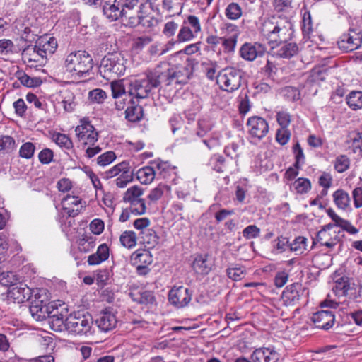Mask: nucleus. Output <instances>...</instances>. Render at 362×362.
<instances>
[{
	"label": "nucleus",
	"mask_w": 362,
	"mask_h": 362,
	"mask_svg": "<svg viewBox=\"0 0 362 362\" xmlns=\"http://www.w3.org/2000/svg\"><path fill=\"white\" fill-rule=\"evenodd\" d=\"M175 170V168L170 166L167 162L160 161V180L161 179L165 180V182H160V197L164 192L167 194H170V184L173 182L176 178Z\"/></svg>",
	"instance_id": "4468645a"
},
{
	"label": "nucleus",
	"mask_w": 362,
	"mask_h": 362,
	"mask_svg": "<svg viewBox=\"0 0 362 362\" xmlns=\"http://www.w3.org/2000/svg\"><path fill=\"white\" fill-rule=\"evenodd\" d=\"M313 24L310 11H306L303 15L301 30L304 38H310L311 34L313 32Z\"/></svg>",
	"instance_id": "e433bc0d"
},
{
	"label": "nucleus",
	"mask_w": 362,
	"mask_h": 362,
	"mask_svg": "<svg viewBox=\"0 0 362 362\" xmlns=\"http://www.w3.org/2000/svg\"><path fill=\"white\" fill-rule=\"evenodd\" d=\"M103 12L110 21H115L123 16L125 9L117 0H105L103 3Z\"/></svg>",
	"instance_id": "a211bd4d"
},
{
	"label": "nucleus",
	"mask_w": 362,
	"mask_h": 362,
	"mask_svg": "<svg viewBox=\"0 0 362 362\" xmlns=\"http://www.w3.org/2000/svg\"><path fill=\"white\" fill-rule=\"evenodd\" d=\"M158 85V75L155 72H149L146 78L132 80L129 84L128 92L130 95L136 98L148 97L153 88Z\"/></svg>",
	"instance_id": "0eeeda50"
},
{
	"label": "nucleus",
	"mask_w": 362,
	"mask_h": 362,
	"mask_svg": "<svg viewBox=\"0 0 362 362\" xmlns=\"http://www.w3.org/2000/svg\"><path fill=\"white\" fill-rule=\"evenodd\" d=\"M133 175L134 173L129 172V170L123 172V174H121L115 180L116 185L119 188L125 187L129 182L133 180Z\"/></svg>",
	"instance_id": "e2e57ef3"
},
{
	"label": "nucleus",
	"mask_w": 362,
	"mask_h": 362,
	"mask_svg": "<svg viewBox=\"0 0 362 362\" xmlns=\"http://www.w3.org/2000/svg\"><path fill=\"white\" fill-rule=\"evenodd\" d=\"M63 210L66 212L69 216H76L83 208L81 204V199L78 196L67 194L62 200Z\"/></svg>",
	"instance_id": "aec40b11"
},
{
	"label": "nucleus",
	"mask_w": 362,
	"mask_h": 362,
	"mask_svg": "<svg viewBox=\"0 0 362 362\" xmlns=\"http://www.w3.org/2000/svg\"><path fill=\"white\" fill-rule=\"evenodd\" d=\"M52 139L59 147L66 150H71L74 147L72 141L66 134L55 133L52 136Z\"/></svg>",
	"instance_id": "79ce46f5"
},
{
	"label": "nucleus",
	"mask_w": 362,
	"mask_h": 362,
	"mask_svg": "<svg viewBox=\"0 0 362 362\" xmlns=\"http://www.w3.org/2000/svg\"><path fill=\"white\" fill-rule=\"evenodd\" d=\"M303 293V290L300 284H293L286 287L281 298L285 305H296L299 302Z\"/></svg>",
	"instance_id": "412c9836"
},
{
	"label": "nucleus",
	"mask_w": 362,
	"mask_h": 362,
	"mask_svg": "<svg viewBox=\"0 0 362 362\" xmlns=\"http://www.w3.org/2000/svg\"><path fill=\"white\" fill-rule=\"evenodd\" d=\"M15 45L11 40H0V54L8 55L14 52Z\"/></svg>",
	"instance_id": "bf43d9fd"
},
{
	"label": "nucleus",
	"mask_w": 362,
	"mask_h": 362,
	"mask_svg": "<svg viewBox=\"0 0 362 362\" xmlns=\"http://www.w3.org/2000/svg\"><path fill=\"white\" fill-rule=\"evenodd\" d=\"M243 74L240 69L226 67L218 73L217 83L223 90L233 93L241 86Z\"/></svg>",
	"instance_id": "6e6552de"
},
{
	"label": "nucleus",
	"mask_w": 362,
	"mask_h": 362,
	"mask_svg": "<svg viewBox=\"0 0 362 362\" xmlns=\"http://www.w3.org/2000/svg\"><path fill=\"white\" fill-rule=\"evenodd\" d=\"M293 187L298 194H305L311 189V183L309 179L299 177L293 182Z\"/></svg>",
	"instance_id": "de8ad7c7"
},
{
	"label": "nucleus",
	"mask_w": 362,
	"mask_h": 362,
	"mask_svg": "<svg viewBox=\"0 0 362 362\" xmlns=\"http://www.w3.org/2000/svg\"><path fill=\"white\" fill-rule=\"evenodd\" d=\"M143 189L137 185L129 187L124 194L123 202L129 204L141 199Z\"/></svg>",
	"instance_id": "f704fd0d"
},
{
	"label": "nucleus",
	"mask_w": 362,
	"mask_h": 362,
	"mask_svg": "<svg viewBox=\"0 0 362 362\" xmlns=\"http://www.w3.org/2000/svg\"><path fill=\"white\" fill-rule=\"evenodd\" d=\"M35 146L32 142H26L23 144L19 150V156L21 158L30 159L31 158L35 153Z\"/></svg>",
	"instance_id": "4d7b16f0"
},
{
	"label": "nucleus",
	"mask_w": 362,
	"mask_h": 362,
	"mask_svg": "<svg viewBox=\"0 0 362 362\" xmlns=\"http://www.w3.org/2000/svg\"><path fill=\"white\" fill-rule=\"evenodd\" d=\"M283 45L279 47L274 54L280 58L290 59L298 53V46L295 42H283Z\"/></svg>",
	"instance_id": "cd10ccee"
},
{
	"label": "nucleus",
	"mask_w": 362,
	"mask_h": 362,
	"mask_svg": "<svg viewBox=\"0 0 362 362\" xmlns=\"http://www.w3.org/2000/svg\"><path fill=\"white\" fill-rule=\"evenodd\" d=\"M109 255V247L105 243H103L98 246L95 253L88 256L87 262L89 265H98L107 260Z\"/></svg>",
	"instance_id": "393cba45"
},
{
	"label": "nucleus",
	"mask_w": 362,
	"mask_h": 362,
	"mask_svg": "<svg viewBox=\"0 0 362 362\" xmlns=\"http://www.w3.org/2000/svg\"><path fill=\"white\" fill-rule=\"evenodd\" d=\"M192 291L183 286L172 288L168 293L169 302L177 308L187 306L191 301Z\"/></svg>",
	"instance_id": "ddd939ff"
},
{
	"label": "nucleus",
	"mask_w": 362,
	"mask_h": 362,
	"mask_svg": "<svg viewBox=\"0 0 362 362\" xmlns=\"http://www.w3.org/2000/svg\"><path fill=\"white\" fill-rule=\"evenodd\" d=\"M250 359L253 362H277L279 354L273 348H259L252 352Z\"/></svg>",
	"instance_id": "4be33fe9"
},
{
	"label": "nucleus",
	"mask_w": 362,
	"mask_h": 362,
	"mask_svg": "<svg viewBox=\"0 0 362 362\" xmlns=\"http://www.w3.org/2000/svg\"><path fill=\"white\" fill-rule=\"evenodd\" d=\"M334 204L338 208L346 209L350 203V197L349 194L343 189H337L333 194Z\"/></svg>",
	"instance_id": "473e14b6"
},
{
	"label": "nucleus",
	"mask_w": 362,
	"mask_h": 362,
	"mask_svg": "<svg viewBox=\"0 0 362 362\" xmlns=\"http://www.w3.org/2000/svg\"><path fill=\"white\" fill-rule=\"evenodd\" d=\"M160 83H164L166 86L171 85L173 83H180L179 74L177 71V67L174 65H170V63L166 62H162L160 63Z\"/></svg>",
	"instance_id": "dca6fc26"
},
{
	"label": "nucleus",
	"mask_w": 362,
	"mask_h": 362,
	"mask_svg": "<svg viewBox=\"0 0 362 362\" xmlns=\"http://www.w3.org/2000/svg\"><path fill=\"white\" fill-rule=\"evenodd\" d=\"M346 103L349 107L356 110L362 108V91L353 90L346 96Z\"/></svg>",
	"instance_id": "72a5a7b5"
},
{
	"label": "nucleus",
	"mask_w": 362,
	"mask_h": 362,
	"mask_svg": "<svg viewBox=\"0 0 362 362\" xmlns=\"http://www.w3.org/2000/svg\"><path fill=\"white\" fill-rule=\"evenodd\" d=\"M47 306L48 308V312L46 314V317L43 319L45 320L46 317H49L50 319L49 323L53 326H57L58 329L61 330L62 327L65 328V320L63 319L62 315L58 313H53L54 310H49V305L48 303V300L47 301Z\"/></svg>",
	"instance_id": "c03bdc74"
},
{
	"label": "nucleus",
	"mask_w": 362,
	"mask_h": 362,
	"mask_svg": "<svg viewBox=\"0 0 362 362\" xmlns=\"http://www.w3.org/2000/svg\"><path fill=\"white\" fill-rule=\"evenodd\" d=\"M307 239L303 236L296 237L292 243H289L288 248L291 252L302 254L306 249Z\"/></svg>",
	"instance_id": "49530a36"
},
{
	"label": "nucleus",
	"mask_w": 362,
	"mask_h": 362,
	"mask_svg": "<svg viewBox=\"0 0 362 362\" xmlns=\"http://www.w3.org/2000/svg\"><path fill=\"white\" fill-rule=\"evenodd\" d=\"M129 209L134 215H141L146 211V204L143 199H140L129 204Z\"/></svg>",
	"instance_id": "680f3d73"
},
{
	"label": "nucleus",
	"mask_w": 362,
	"mask_h": 362,
	"mask_svg": "<svg viewBox=\"0 0 362 362\" xmlns=\"http://www.w3.org/2000/svg\"><path fill=\"white\" fill-rule=\"evenodd\" d=\"M131 11L125 9L121 18L124 25L134 28L142 24L146 28H153L158 25V0H146L136 15Z\"/></svg>",
	"instance_id": "7ed1b4c3"
},
{
	"label": "nucleus",
	"mask_w": 362,
	"mask_h": 362,
	"mask_svg": "<svg viewBox=\"0 0 362 362\" xmlns=\"http://www.w3.org/2000/svg\"><path fill=\"white\" fill-rule=\"evenodd\" d=\"M75 132L83 148H85L86 145L93 146L98 140V132L93 125L85 119L81 120V124L76 127Z\"/></svg>",
	"instance_id": "1a4fd4ad"
},
{
	"label": "nucleus",
	"mask_w": 362,
	"mask_h": 362,
	"mask_svg": "<svg viewBox=\"0 0 362 362\" xmlns=\"http://www.w3.org/2000/svg\"><path fill=\"white\" fill-rule=\"evenodd\" d=\"M35 46L47 59L49 55H52L56 51L57 42L54 37L46 35L39 37L35 42Z\"/></svg>",
	"instance_id": "5701e85b"
},
{
	"label": "nucleus",
	"mask_w": 362,
	"mask_h": 362,
	"mask_svg": "<svg viewBox=\"0 0 362 362\" xmlns=\"http://www.w3.org/2000/svg\"><path fill=\"white\" fill-rule=\"evenodd\" d=\"M266 52L264 45L255 42H245L240 49V55L247 61H254L258 57H262Z\"/></svg>",
	"instance_id": "f3484780"
},
{
	"label": "nucleus",
	"mask_w": 362,
	"mask_h": 362,
	"mask_svg": "<svg viewBox=\"0 0 362 362\" xmlns=\"http://www.w3.org/2000/svg\"><path fill=\"white\" fill-rule=\"evenodd\" d=\"M16 148V141L12 136H2L0 137V151L10 153L15 150Z\"/></svg>",
	"instance_id": "09e8293b"
},
{
	"label": "nucleus",
	"mask_w": 362,
	"mask_h": 362,
	"mask_svg": "<svg viewBox=\"0 0 362 362\" xmlns=\"http://www.w3.org/2000/svg\"><path fill=\"white\" fill-rule=\"evenodd\" d=\"M193 270L199 274L207 275L211 270V266L207 263V256L202 255L195 257L192 262Z\"/></svg>",
	"instance_id": "c85d7f7f"
},
{
	"label": "nucleus",
	"mask_w": 362,
	"mask_h": 362,
	"mask_svg": "<svg viewBox=\"0 0 362 362\" xmlns=\"http://www.w3.org/2000/svg\"><path fill=\"white\" fill-rule=\"evenodd\" d=\"M22 59L24 63L30 67L43 66L47 62L45 55L41 54L35 45L33 47L28 46L25 48L22 52Z\"/></svg>",
	"instance_id": "2eb2a0df"
},
{
	"label": "nucleus",
	"mask_w": 362,
	"mask_h": 362,
	"mask_svg": "<svg viewBox=\"0 0 362 362\" xmlns=\"http://www.w3.org/2000/svg\"><path fill=\"white\" fill-rule=\"evenodd\" d=\"M226 29L228 32L233 33L228 37H222L221 42L224 48V51L227 52H232L234 51L237 40L238 37V27L232 23H226Z\"/></svg>",
	"instance_id": "b1692460"
},
{
	"label": "nucleus",
	"mask_w": 362,
	"mask_h": 362,
	"mask_svg": "<svg viewBox=\"0 0 362 362\" xmlns=\"http://www.w3.org/2000/svg\"><path fill=\"white\" fill-rule=\"evenodd\" d=\"M8 297L18 303L30 301V312L37 320H43L48 312L47 296L43 288H30L25 283L13 284L8 290Z\"/></svg>",
	"instance_id": "f257e3e1"
},
{
	"label": "nucleus",
	"mask_w": 362,
	"mask_h": 362,
	"mask_svg": "<svg viewBox=\"0 0 362 362\" xmlns=\"http://www.w3.org/2000/svg\"><path fill=\"white\" fill-rule=\"evenodd\" d=\"M311 320L317 328L328 330L332 327L335 317L332 311L320 310L314 313Z\"/></svg>",
	"instance_id": "6ab92c4d"
},
{
	"label": "nucleus",
	"mask_w": 362,
	"mask_h": 362,
	"mask_svg": "<svg viewBox=\"0 0 362 362\" xmlns=\"http://www.w3.org/2000/svg\"><path fill=\"white\" fill-rule=\"evenodd\" d=\"M260 229L255 225H250L243 230V236L247 239H253L259 237Z\"/></svg>",
	"instance_id": "338daca9"
},
{
	"label": "nucleus",
	"mask_w": 362,
	"mask_h": 362,
	"mask_svg": "<svg viewBox=\"0 0 362 362\" xmlns=\"http://www.w3.org/2000/svg\"><path fill=\"white\" fill-rule=\"evenodd\" d=\"M226 274L228 278L235 281L243 279L246 274V271L243 267H231L226 269Z\"/></svg>",
	"instance_id": "5fc2aeb1"
},
{
	"label": "nucleus",
	"mask_w": 362,
	"mask_h": 362,
	"mask_svg": "<svg viewBox=\"0 0 362 362\" xmlns=\"http://www.w3.org/2000/svg\"><path fill=\"white\" fill-rule=\"evenodd\" d=\"M293 152L295 154V159H296L293 166L297 169H300V163L304 162L305 156L303 153V148H301V146L298 142H297L293 146Z\"/></svg>",
	"instance_id": "0e129e2a"
},
{
	"label": "nucleus",
	"mask_w": 362,
	"mask_h": 362,
	"mask_svg": "<svg viewBox=\"0 0 362 362\" xmlns=\"http://www.w3.org/2000/svg\"><path fill=\"white\" fill-rule=\"evenodd\" d=\"M316 239L322 245H325L328 248H332L339 241L337 236L331 238L328 232L321 230L317 232Z\"/></svg>",
	"instance_id": "4c0bfd02"
},
{
	"label": "nucleus",
	"mask_w": 362,
	"mask_h": 362,
	"mask_svg": "<svg viewBox=\"0 0 362 362\" xmlns=\"http://www.w3.org/2000/svg\"><path fill=\"white\" fill-rule=\"evenodd\" d=\"M290 137L291 132L288 127H281L276 130V141L281 146L286 144Z\"/></svg>",
	"instance_id": "13d9d810"
},
{
	"label": "nucleus",
	"mask_w": 362,
	"mask_h": 362,
	"mask_svg": "<svg viewBox=\"0 0 362 362\" xmlns=\"http://www.w3.org/2000/svg\"><path fill=\"white\" fill-rule=\"evenodd\" d=\"M93 324V317L88 313H74L65 319V329L74 334L86 335L90 333Z\"/></svg>",
	"instance_id": "423d86ee"
},
{
	"label": "nucleus",
	"mask_w": 362,
	"mask_h": 362,
	"mask_svg": "<svg viewBox=\"0 0 362 362\" xmlns=\"http://www.w3.org/2000/svg\"><path fill=\"white\" fill-rule=\"evenodd\" d=\"M260 33L274 49L283 42H289L294 30L291 20L280 15L265 19L261 25Z\"/></svg>",
	"instance_id": "f03ea898"
},
{
	"label": "nucleus",
	"mask_w": 362,
	"mask_h": 362,
	"mask_svg": "<svg viewBox=\"0 0 362 362\" xmlns=\"http://www.w3.org/2000/svg\"><path fill=\"white\" fill-rule=\"evenodd\" d=\"M155 170L151 166H145L137 170L136 173V179L141 184H149L155 178Z\"/></svg>",
	"instance_id": "c756f323"
},
{
	"label": "nucleus",
	"mask_w": 362,
	"mask_h": 362,
	"mask_svg": "<svg viewBox=\"0 0 362 362\" xmlns=\"http://www.w3.org/2000/svg\"><path fill=\"white\" fill-rule=\"evenodd\" d=\"M129 295L132 296L133 300L136 301L139 303H151L155 300V297L151 291H145L140 293V296L134 298V294L130 293Z\"/></svg>",
	"instance_id": "69168bd1"
},
{
	"label": "nucleus",
	"mask_w": 362,
	"mask_h": 362,
	"mask_svg": "<svg viewBox=\"0 0 362 362\" xmlns=\"http://www.w3.org/2000/svg\"><path fill=\"white\" fill-rule=\"evenodd\" d=\"M64 67L72 76H86L93 67L92 57L86 51H77L66 56Z\"/></svg>",
	"instance_id": "20e7f679"
},
{
	"label": "nucleus",
	"mask_w": 362,
	"mask_h": 362,
	"mask_svg": "<svg viewBox=\"0 0 362 362\" xmlns=\"http://www.w3.org/2000/svg\"><path fill=\"white\" fill-rule=\"evenodd\" d=\"M59 103L63 105L64 111L73 112L76 105L75 95L71 90L64 89L60 91Z\"/></svg>",
	"instance_id": "bb28decb"
},
{
	"label": "nucleus",
	"mask_w": 362,
	"mask_h": 362,
	"mask_svg": "<svg viewBox=\"0 0 362 362\" xmlns=\"http://www.w3.org/2000/svg\"><path fill=\"white\" fill-rule=\"evenodd\" d=\"M351 289L349 279L347 277H341L335 281V286L333 291L338 296H348L349 291Z\"/></svg>",
	"instance_id": "c9c22d12"
},
{
	"label": "nucleus",
	"mask_w": 362,
	"mask_h": 362,
	"mask_svg": "<svg viewBox=\"0 0 362 362\" xmlns=\"http://www.w3.org/2000/svg\"><path fill=\"white\" fill-rule=\"evenodd\" d=\"M119 241L124 247L132 248L136 245V235L134 231L126 230L121 234Z\"/></svg>",
	"instance_id": "a19ab883"
},
{
	"label": "nucleus",
	"mask_w": 362,
	"mask_h": 362,
	"mask_svg": "<svg viewBox=\"0 0 362 362\" xmlns=\"http://www.w3.org/2000/svg\"><path fill=\"white\" fill-rule=\"evenodd\" d=\"M226 16L230 20H237L242 16V8L238 3L229 4L225 11Z\"/></svg>",
	"instance_id": "a18cd8bd"
},
{
	"label": "nucleus",
	"mask_w": 362,
	"mask_h": 362,
	"mask_svg": "<svg viewBox=\"0 0 362 362\" xmlns=\"http://www.w3.org/2000/svg\"><path fill=\"white\" fill-rule=\"evenodd\" d=\"M112 95L114 98H119L123 95H125V86L122 81H113L110 83Z\"/></svg>",
	"instance_id": "864d4df0"
},
{
	"label": "nucleus",
	"mask_w": 362,
	"mask_h": 362,
	"mask_svg": "<svg viewBox=\"0 0 362 362\" xmlns=\"http://www.w3.org/2000/svg\"><path fill=\"white\" fill-rule=\"evenodd\" d=\"M212 129V124L208 119H201L197 122L196 134L199 137H204Z\"/></svg>",
	"instance_id": "3c124183"
},
{
	"label": "nucleus",
	"mask_w": 362,
	"mask_h": 362,
	"mask_svg": "<svg viewBox=\"0 0 362 362\" xmlns=\"http://www.w3.org/2000/svg\"><path fill=\"white\" fill-rule=\"evenodd\" d=\"M348 143L349 144V148L352 153L358 157H362V132L356 134L353 138H350Z\"/></svg>",
	"instance_id": "ea45409f"
},
{
	"label": "nucleus",
	"mask_w": 362,
	"mask_h": 362,
	"mask_svg": "<svg viewBox=\"0 0 362 362\" xmlns=\"http://www.w3.org/2000/svg\"><path fill=\"white\" fill-rule=\"evenodd\" d=\"M115 159V153L110 151L99 156L97 158V163L100 166H106L112 163Z\"/></svg>",
	"instance_id": "052dcab7"
},
{
	"label": "nucleus",
	"mask_w": 362,
	"mask_h": 362,
	"mask_svg": "<svg viewBox=\"0 0 362 362\" xmlns=\"http://www.w3.org/2000/svg\"><path fill=\"white\" fill-rule=\"evenodd\" d=\"M142 240L145 247L149 249L154 248L158 243V237L153 229H145L142 231Z\"/></svg>",
	"instance_id": "2f4dec72"
},
{
	"label": "nucleus",
	"mask_w": 362,
	"mask_h": 362,
	"mask_svg": "<svg viewBox=\"0 0 362 362\" xmlns=\"http://www.w3.org/2000/svg\"><path fill=\"white\" fill-rule=\"evenodd\" d=\"M18 78L22 85L27 87H36L40 83L38 78H31L23 72L18 74Z\"/></svg>",
	"instance_id": "6e6d98bb"
},
{
	"label": "nucleus",
	"mask_w": 362,
	"mask_h": 362,
	"mask_svg": "<svg viewBox=\"0 0 362 362\" xmlns=\"http://www.w3.org/2000/svg\"><path fill=\"white\" fill-rule=\"evenodd\" d=\"M125 64L126 60L122 53L109 52L102 59L99 72L104 78L110 80L115 76L124 74Z\"/></svg>",
	"instance_id": "39448f33"
},
{
	"label": "nucleus",
	"mask_w": 362,
	"mask_h": 362,
	"mask_svg": "<svg viewBox=\"0 0 362 362\" xmlns=\"http://www.w3.org/2000/svg\"><path fill=\"white\" fill-rule=\"evenodd\" d=\"M130 169L129 163L126 161L121 162L110 170L105 172V177L106 179H110L118 175L119 173L123 174V172L128 170Z\"/></svg>",
	"instance_id": "37998d69"
},
{
	"label": "nucleus",
	"mask_w": 362,
	"mask_h": 362,
	"mask_svg": "<svg viewBox=\"0 0 362 362\" xmlns=\"http://www.w3.org/2000/svg\"><path fill=\"white\" fill-rule=\"evenodd\" d=\"M291 115L286 111H279L276 113V121L281 127H288L291 123Z\"/></svg>",
	"instance_id": "774afa93"
},
{
	"label": "nucleus",
	"mask_w": 362,
	"mask_h": 362,
	"mask_svg": "<svg viewBox=\"0 0 362 362\" xmlns=\"http://www.w3.org/2000/svg\"><path fill=\"white\" fill-rule=\"evenodd\" d=\"M132 259L134 264L148 266L153 262V257L148 250L135 252L132 257Z\"/></svg>",
	"instance_id": "7c9ffc66"
},
{
	"label": "nucleus",
	"mask_w": 362,
	"mask_h": 362,
	"mask_svg": "<svg viewBox=\"0 0 362 362\" xmlns=\"http://www.w3.org/2000/svg\"><path fill=\"white\" fill-rule=\"evenodd\" d=\"M350 165V160L346 155H340L337 156L334 162V169L338 173H344L349 169Z\"/></svg>",
	"instance_id": "8fccbe9b"
},
{
	"label": "nucleus",
	"mask_w": 362,
	"mask_h": 362,
	"mask_svg": "<svg viewBox=\"0 0 362 362\" xmlns=\"http://www.w3.org/2000/svg\"><path fill=\"white\" fill-rule=\"evenodd\" d=\"M117 312L110 307L103 309L97 319L95 323L100 330L107 332L114 329L117 324Z\"/></svg>",
	"instance_id": "f8f14e48"
},
{
	"label": "nucleus",
	"mask_w": 362,
	"mask_h": 362,
	"mask_svg": "<svg viewBox=\"0 0 362 362\" xmlns=\"http://www.w3.org/2000/svg\"><path fill=\"white\" fill-rule=\"evenodd\" d=\"M107 98L105 90L100 88H95L88 93V99L92 103L101 104Z\"/></svg>",
	"instance_id": "603ef678"
},
{
	"label": "nucleus",
	"mask_w": 362,
	"mask_h": 362,
	"mask_svg": "<svg viewBox=\"0 0 362 362\" xmlns=\"http://www.w3.org/2000/svg\"><path fill=\"white\" fill-rule=\"evenodd\" d=\"M209 165L217 173H223L226 163L225 158L219 154H214L209 160Z\"/></svg>",
	"instance_id": "58836bf2"
},
{
	"label": "nucleus",
	"mask_w": 362,
	"mask_h": 362,
	"mask_svg": "<svg viewBox=\"0 0 362 362\" xmlns=\"http://www.w3.org/2000/svg\"><path fill=\"white\" fill-rule=\"evenodd\" d=\"M143 117V108L132 99L128 101V106L125 110V118L131 122L139 121Z\"/></svg>",
	"instance_id": "a878e982"
},
{
	"label": "nucleus",
	"mask_w": 362,
	"mask_h": 362,
	"mask_svg": "<svg viewBox=\"0 0 362 362\" xmlns=\"http://www.w3.org/2000/svg\"><path fill=\"white\" fill-rule=\"evenodd\" d=\"M362 43V32L350 29L347 33H344L337 42L341 49L346 52H352L361 47Z\"/></svg>",
	"instance_id": "9d476101"
},
{
	"label": "nucleus",
	"mask_w": 362,
	"mask_h": 362,
	"mask_svg": "<svg viewBox=\"0 0 362 362\" xmlns=\"http://www.w3.org/2000/svg\"><path fill=\"white\" fill-rule=\"evenodd\" d=\"M246 126L249 135L259 141L263 139L269 132L268 122L259 116L249 117Z\"/></svg>",
	"instance_id": "9b49d317"
}]
</instances>
